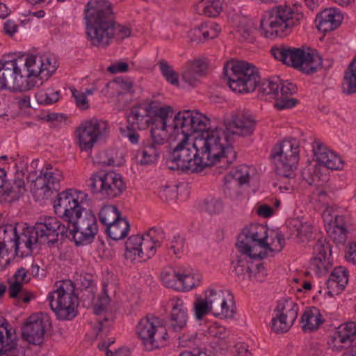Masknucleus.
Masks as SVG:
<instances>
[{
    "mask_svg": "<svg viewBox=\"0 0 356 356\" xmlns=\"http://www.w3.org/2000/svg\"><path fill=\"white\" fill-rule=\"evenodd\" d=\"M356 337V323L350 321L339 325L334 332L332 339L333 342L332 349L336 351H341L343 349L349 350L343 353L341 356H356V343L352 345Z\"/></svg>",
    "mask_w": 356,
    "mask_h": 356,
    "instance_id": "obj_19",
    "label": "nucleus"
},
{
    "mask_svg": "<svg viewBox=\"0 0 356 356\" xmlns=\"http://www.w3.org/2000/svg\"><path fill=\"white\" fill-rule=\"evenodd\" d=\"M210 119L197 110L185 109L177 113L173 118L170 136L187 139L194 134L200 136L204 133H211Z\"/></svg>",
    "mask_w": 356,
    "mask_h": 356,
    "instance_id": "obj_7",
    "label": "nucleus"
},
{
    "mask_svg": "<svg viewBox=\"0 0 356 356\" xmlns=\"http://www.w3.org/2000/svg\"><path fill=\"white\" fill-rule=\"evenodd\" d=\"M182 267L174 268L168 266L164 268L161 273V279L163 284L168 288L178 291L180 284V277Z\"/></svg>",
    "mask_w": 356,
    "mask_h": 356,
    "instance_id": "obj_35",
    "label": "nucleus"
},
{
    "mask_svg": "<svg viewBox=\"0 0 356 356\" xmlns=\"http://www.w3.org/2000/svg\"><path fill=\"white\" fill-rule=\"evenodd\" d=\"M130 229V225L126 218L114 222L106 228L107 235L113 241L124 238Z\"/></svg>",
    "mask_w": 356,
    "mask_h": 356,
    "instance_id": "obj_36",
    "label": "nucleus"
},
{
    "mask_svg": "<svg viewBox=\"0 0 356 356\" xmlns=\"http://www.w3.org/2000/svg\"><path fill=\"white\" fill-rule=\"evenodd\" d=\"M114 85L118 86L126 92H132L133 83L129 79L124 80L120 77L116 78L112 82L107 83L106 88L113 87Z\"/></svg>",
    "mask_w": 356,
    "mask_h": 356,
    "instance_id": "obj_58",
    "label": "nucleus"
},
{
    "mask_svg": "<svg viewBox=\"0 0 356 356\" xmlns=\"http://www.w3.org/2000/svg\"><path fill=\"white\" fill-rule=\"evenodd\" d=\"M15 330L3 320L0 322V356H24L22 350L17 348Z\"/></svg>",
    "mask_w": 356,
    "mask_h": 356,
    "instance_id": "obj_22",
    "label": "nucleus"
},
{
    "mask_svg": "<svg viewBox=\"0 0 356 356\" xmlns=\"http://www.w3.org/2000/svg\"><path fill=\"white\" fill-rule=\"evenodd\" d=\"M206 133L195 136L193 143L186 137L184 138L170 137V146L177 143L169 152L166 164L171 170L198 173L208 167L207 151L208 149Z\"/></svg>",
    "mask_w": 356,
    "mask_h": 356,
    "instance_id": "obj_4",
    "label": "nucleus"
},
{
    "mask_svg": "<svg viewBox=\"0 0 356 356\" xmlns=\"http://www.w3.org/2000/svg\"><path fill=\"white\" fill-rule=\"evenodd\" d=\"M111 325V322L106 317L103 319H98L97 323L92 327L94 333L98 337L100 334H104L106 335Z\"/></svg>",
    "mask_w": 356,
    "mask_h": 356,
    "instance_id": "obj_56",
    "label": "nucleus"
},
{
    "mask_svg": "<svg viewBox=\"0 0 356 356\" xmlns=\"http://www.w3.org/2000/svg\"><path fill=\"white\" fill-rule=\"evenodd\" d=\"M159 195L165 202L175 200L177 197V185H165L161 187L159 191Z\"/></svg>",
    "mask_w": 356,
    "mask_h": 356,
    "instance_id": "obj_52",
    "label": "nucleus"
},
{
    "mask_svg": "<svg viewBox=\"0 0 356 356\" xmlns=\"http://www.w3.org/2000/svg\"><path fill=\"white\" fill-rule=\"evenodd\" d=\"M108 124L106 121L97 118L83 121L76 129L81 151L91 149L100 138L108 134Z\"/></svg>",
    "mask_w": 356,
    "mask_h": 356,
    "instance_id": "obj_15",
    "label": "nucleus"
},
{
    "mask_svg": "<svg viewBox=\"0 0 356 356\" xmlns=\"http://www.w3.org/2000/svg\"><path fill=\"white\" fill-rule=\"evenodd\" d=\"M223 75L229 88L239 93L253 92L257 86L263 95L271 98L279 96L280 79L264 80L260 83L258 69L253 65L243 60H232L225 63Z\"/></svg>",
    "mask_w": 356,
    "mask_h": 356,
    "instance_id": "obj_3",
    "label": "nucleus"
},
{
    "mask_svg": "<svg viewBox=\"0 0 356 356\" xmlns=\"http://www.w3.org/2000/svg\"><path fill=\"white\" fill-rule=\"evenodd\" d=\"M86 35L94 47L108 46L113 39L130 36L131 29L115 22L113 4L108 0H91L84 9Z\"/></svg>",
    "mask_w": 356,
    "mask_h": 356,
    "instance_id": "obj_2",
    "label": "nucleus"
},
{
    "mask_svg": "<svg viewBox=\"0 0 356 356\" xmlns=\"http://www.w3.org/2000/svg\"><path fill=\"white\" fill-rule=\"evenodd\" d=\"M67 229L70 240L76 246L90 244L98 233L97 218L91 210L85 209L83 214Z\"/></svg>",
    "mask_w": 356,
    "mask_h": 356,
    "instance_id": "obj_13",
    "label": "nucleus"
},
{
    "mask_svg": "<svg viewBox=\"0 0 356 356\" xmlns=\"http://www.w3.org/2000/svg\"><path fill=\"white\" fill-rule=\"evenodd\" d=\"M254 119L248 113L238 111L232 116V124H226L225 129L216 128L211 133H206L208 149V167L220 163V168H226L236 159V152L232 145L235 135L247 136L254 130Z\"/></svg>",
    "mask_w": 356,
    "mask_h": 356,
    "instance_id": "obj_1",
    "label": "nucleus"
},
{
    "mask_svg": "<svg viewBox=\"0 0 356 356\" xmlns=\"http://www.w3.org/2000/svg\"><path fill=\"white\" fill-rule=\"evenodd\" d=\"M94 163L102 165H113L114 159L109 156L107 152L103 151L99 152L94 160Z\"/></svg>",
    "mask_w": 356,
    "mask_h": 356,
    "instance_id": "obj_62",
    "label": "nucleus"
},
{
    "mask_svg": "<svg viewBox=\"0 0 356 356\" xmlns=\"http://www.w3.org/2000/svg\"><path fill=\"white\" fill-rule=\"evenodd\" d=\"M184 241V238H181L179 235H176L170 244H167V248L172 250L175 254H177L183 250Z\"/></svg>",
    "mask_w": 356,
    "mask_h": 356,
    "instance_id": "obj_63",
    "label": "nucleus"
},
{
    "mask_svg": "<svg viewBox=\"0 0 356 356\" xmlns=\"http://www.w3.org/2000/svg\"><path fill=\"white\" fill-rule=\"evenodd\" d=\"M220 32L218 25L214 22L202 23L189 31V37L192 41L203 42L209 39L217 37Z\"/></svg>",
    "mask_w": 356,
    "mask_h": 356,
    "instance_id": "obj_32",
    "label": "nucleus"
},
{
    "mask_svg": "<svg viewBox=\"0 0 356 356\" xmlns=\"http://www.w3.org/2000/svg\"><path fill=\"white\" fill-rule=\"evenodd\" d=\"M268 230L260 224H252L244 227L238 236L236 248L241 253L248 255L250 259H261L266 256V252H258V248L274 251L266 242Z\"/></svg>",
    "mask_w": 356,
    "mask_h": 356,
    "instance_id": "obj_9",
    "label": "nucleus"
},
{
    "mask_svg": "<svg viewBox=\"0 0 356 356\" xmlns=\"http://www.w3.org/2000/svg\"><path fill=\"white\" fill-rule=\"evenodd\" d=\"M322 216L325 221H327L329 223L333 222L335 225V227L338 228L341 232V235L340 236L341 240H345L346 238L345 232L346 229L344 228L343 224L341 223L340 222V220L342 219V216L335 215L333 217L331 214V211L329 209L324 210Z\"/></svg>",
    "mask_w": 356,
    "mask_h": 356,
    "instance_id": "obj_51",
    "label": "nucleus"
},
{
    "mask_svg": "<svg viewBox=\"0 0 356 356\" xmlns=\"http://www.w3.org/2000/svg\"><path fill=\"white\" fill-rule=\"evenodd\" d=\"M78 196L76 189L67 188L58 193L54 201V212L67 229L85 209L78 202Z\"/></svg>",
    "mask_w": 356,
    "mask_h": 356,
    "instance_id": "obj_12",
    "label": "nucleus"
},
{
    "mask_svg": "<svg viewBox=\"0 0 356 356\" xmlns=\"http://www.w3.org/2000/svg\"><path fill=\"white\" fill-rule=\"evenodd\" d=\"M314 257L312 265L317 273H325L332 265L330 261L331 248L326 238H321L314 246Z\"/></svg>",
    "mask_w": 356,
    "mask_h": 356,
    "instance_id": "obj_23",
    "label": "nucleus"
},
{
    "mask_svg": "<svg viewBox=\"0 0 356 356\" xmlns=\"http://www.w3.org/2000/svg\"><path fill=\"white\" fill-rule=\"evenodd\" d=\"M270 157L277 161L275 170L278 175L284 178L293 177V170L296 168L299 161V146L296 140H284L275 145Z\"/></svg>",
    "mask_w": 356,
    "mask_h": 356,
    "instance_id": "obj_11",
    "label": "nucleus"
},
{
    "mask_svg": "<svg viewBox=\"0 0 356 356\" xmlns=\"http://www.w3.org/2000/svg\"><path fill=\"white\" fill-rule=\"evenodd\" d=\"M170 321V326L175 332H180L186 327L188 321V309L181 300L172 301Z\"/></svg>",
    "mask_w": 356,
    "mask_h": 356,
    "instance_id": "obj_30",
    "label": "nucleus"
},
{
    "mask_svg": "<svg viewBox=\"0 0 356 356\" xmlns=\"http://www.w3.org/2000/svg\"><path fill=\"white\" fill-rule=\"evenodd\" d=\"M274 106L277 110L289 109L294 107L298 102L295 98H289L288 96L277 97Z\"/></svg>",
    "mask_w": 356,
    "mask_h": 356,
    "instance_id": "obj_53",
    "label": "nucleus"
},
{
    "mask_svg": "<svg viewBox=\"0 0 356 356\" xmlns=\"http://www.w3.org/2000/svg\"><path fill=\"white\" fill-rule=\"evenodd\" d=\"M99 221L106 227L123 218L121 212L114 205H104L99 213Z\"/></svg>",
    "mask_w": 356,
    "mask_h": 356,
    "instance_id": "obj_41",
    "label": "nucleus"
},
{
    "mask_svg": "<svg viewBox=\"0 0 356 356\" xmlns=\"http://www.w3.org/2000/svg\"><path fill=\"white\" fill-rule=\"evenodd\" d=\"M158 318L151 316H147L142 318L137 324L136 332L142 341L145 349L152 351L162 346L163 341L166 339L167 332L159 335L156 324Z\"/></svg>",
    "mask_w": 356,
    "mask_h": 356,
    "instance_id": "obj_17",
    "label": "nucleus"
},
{
    "mask_svg": "<svg viewBox=\"0 0 356 356\" xmlns=\"http://www.w3.org/2000/svg\"><path fill=\"white\" fill-rule=\"evenodd\" d=\"M144 149L138 151L137 156H141L140 163L142 165H149L155 162L159 157L161 151L155 149L152 147H147L145 142H143Z\"/></svg>",
    "mask_w": 356,
    "mask_h": 356,
    "instance_id": "obj_47",
    "label": "nucleus"
},
{
    "mask_svg": "<svg viewBox=\"0 0 356 356\" xmlns=\"http://www.w3.org/2000/svg\"><path fill=\"white\" fill-rule=\"evenodd\" d=\"M208 64L205 60L197 59L188 63L182 72V80L193 87L199 82L200 78L206 75Z\"/></svg>",
    "mask_w": 356,
    "mask_h": 356,
    "instance_id": "obj_28",
    "label": "nucleus"
},
{
    "mask_svg": "<svg viewBox=\"0 0 356 356\" xmlns=\"http://www.w3.org/2000/svg\"><path fill=\"white\" fill-rule=\"evenodd\" d=\"M275 312H277V314L272 319V330L277 332H285L289 330L297 318L298 306L291 299H284L277 302Z\"/></svg>",
    "mask_w": 356,
    "mask_h": 356,
    "instance_id": "obj_18",
    "label": "nucleus"
},
{
    "mask_svg": "<svg viewBox=\"0 0 356 356\" xmlns=\"http://www.w3.org/2000/svg\"><path fill=\"white\" fill-rule=\"evenodd\" d=\"M153 104L154 102L152 101L143 102L132 106L127 115L129 124L138 129H144L146 127L145 120L149 119L153 112Z\"/></svg>",
    "mask_w": 356,
    "mask_h": 356,
    "instance_id": "obj_26",
    "label": "nucleus"
},
{
    "mask_svg": "<svg viewBox=\"0 0 356 356\" xmlns=\"http://www.w3.org/2000/svg\"><path fill=\"white\" fill-rule=\"evenodd\" d=\"M34 232L33 227H25L20 235L16 231V240L14 245H11V250L14 248L15 250V257L24 258L31 254L33 245L39 243Z\"/></svg>",
    "mask_w": 356,
    "mask_h": 356,
    "instance_id": "obj_25",
    "label": "nucleus"
},
{
    "mask_svg": "<svg viewBox=\"0 0 356 356\" xmlns=\"http://www.w3.org/2000/svg\"><path fill=\"white\" fill-rule=\"evenodd\" d=\"M329 279L334 280L342 284H347L348 282V271L343 266H338L334 268Z\"/></svg>",
    "mask_w": 356,
    "mask_h": 356,
    "instance_id": "obj_55",
    "label": "nucleus"
},
{
    "mask_svg": "<svg viewBox=\"0 0 356 356\" xmlns=\"http://www.w3.org/2000/svg\"><path fill=\"white\" fill-rule=\"evenodd\" d=\"M180 284L182 285L178 291H188L198 286L202 282L200 274L191 273L188 269L181 268Z\"/></svg>",
    "mask_w": 356,
    "mask_h": 356,
    "instance_id": "obj_43",
    "label": "nucleus"
},
{
    "mask_svg": "<svg viewBox=\"0 0 356 356\" xmlns=\"http://www.w3.org/2000/svg\"><path fill=\"white\" fill-rule=\"evenodd\" d=\"M173 108L170 106H165L157 108L153 106V112L152 115L160 120H165L167 122L170 114H172Z\"/></svg>",
    "mask_w": 356,
    "mask_h": 356,
    "instance_id": "obj_57",
    "label": "nucleus"
},
{
    "mask_svg": "<svg viewBox=\"0 0 356 356\" xmlns=\"http://www.w3.org/2000/svg\"><path fill=\"white\" fill-rule=\"evenodd\" d=\"M143 240L141 243V250L143 254L138 255V259H139L140 261H146L155 255L157 248L160 247L161 245L159 244L157 239L156 241H153L145 234L143 235Z\"/></svg>",
    "mask_w": 356,
    "mask_h": 356,
    "instance_id": "obj_44",
    "label": "nucleus"
},
{
    "mask_svg": "<svg viewBox=\"0 0 356 356\" xmlns=\"http://www.w3.org/2000/svg\"><path fill=\"white\" fill-rule=\"evenodd\" d=\"M270 54L284 64L293 67L307 75L317 72L323 66L322 57L313 50L302 46L300 48L280 44L271 47Z\"/></svg>",
    "mask_w": 356,
    "mask_h": 356,
    "instance_id": "obj_6",
    "label": "nucleus"
},
{
    "mask_svg": "<svg viewBox=\"0 0 356 356\" xmlns=\"http://www.w3.org/2000/svg\"><path fill=\"white\" fill-rule=\"evenodd\" d=\"M22 60L18 58L11 60L3 58L0 60V89L18 91L23 86Z\"/></svg>",
    "mask_w": 356,
    "mask_h": 356,
    "instance_id": "obj_16",
    "label": "nucleus"
},
{
    "mask_svg": "<svg viewBox=\"0 0 356 356\" xmlns=\"http://www.w3.org/2000/svg\"><path fill=\"white\" fill-rule=\"evenodd\" d=\"M342 19L343 16L337 12V9L329 8L318 13L316 22L318 30L327 33L338 28Z\"/></svg>",
    "mask_w": 356,
    "mask_h": 356,
    "instance_id": "obj_29",
    "label": "nucleus"
},
{
    "mask_svg": "<svg viewBox=\"0 0 356 356\" xmlns=\"http://www.w3.org/2000/svg\"><path fill=\"white\" fill-rule=\"evenodd\" d=\"M39 243L54 247L58 242L70 239L67 228L56 217L46 216L33 227Z\"/></svg>",
    "mask_w": 356,
    "mask_h": 356,
    "instance_id": "obj_14",
    "label": "nucleus"
},
{
    "mask_svg": "<svg viewBox=\"0 0 356 356\" xmlns=\"http://www.w3.org/2000/svg\"><path fill=\"white\" fill-rule=\"evenodd\" d=\"M194 311L197 320L202 319L205 315L212 311L206 297L204 298L201 296L197 298L194 302Z\"/></svg>",
    "mask_w": 356,
    "mask_h": 356,
    "instance_id": "obj_50",
    "label": "nucleus"
},
{
    "mask_svg": "<svg viewBox=\"0 0 356 356\" xmlns=\"http://www.w3.org/2000/svg\"><path fill=\"white\" fill-rule=\"evenodd\" d=\"M168 140L170 141V134H168L167 130L153 129H150V138L145 142L147 147H152L160 151L161 147Z\"/></svg>",
    "mask_w": 356,
    "mask_h": 356,
    "instance_id": "obj_42",
    "label": "nucleus"
},
{
    "mask_svg": "<svg viewBox=\"0 0 356 356\" xmlns=\"http://www.w3.org/2000/svg\"><path fill=\"white\" fill-rule=\"evenodd\" d=\"M303 323L302 328L305 332L316 330L319 325L324 322L320 311L316 307L307 309L301 316Z\"/></svg>",
    "mask_w": 356,
    "mask_h": 356,
    "instance_id": "obj_34",
    "label": "nucleus"
},
{
    "mask_svg": "<svg viewBox=\"0 0 356 356\" xmlns=\"http://www.w3.org/2000/svg\"><path fill=\"white\" fill-rule=\"evenodd\" d=\"M302 18V13L295 12L287 5H280L265 12L260 29L266 38L284 37L300 24Z\"/></svg>",
    "mask_w": 356,
    "mask_h": 356,
    "instance_id": "obj_5",
    "label": "nucleus"
},
{
    "mask_svg": "<svg viewBox=\"0 0 356 356\" xmlns=\"http://www.w3.org/2000/svg\"><path fill=\"white\" fill-rule=\"evenodd\" d=\"M314 144V154L320 165L331 170H339L343 167V161L334 152L320 141L316 140Z\"/></svg>",
    "mask_w": 356,
    "mask_h": 356,
    "instance_id": "obj_27",
    "label": "nucleus"
},
{
    "mask_svg": "<svg viewBox=\"0 0 356 356\" xmlns=\"http://www.w3.org/2000/svg\"><path fill=\"white\" fill-rule=\"evenodd\" d=\"M342 88L343 92L347 95L356 92V56L344 72Z\"/></svg>",
    "mask_w": 356,
    "mask_h": 356,
    "instance_id": "obj_37",
    "label": "nucleus"
},
{
    "mask_svg": "<svg viewBox=\"0 0 356 356\" xmlns=\"http://www.w3.org/2000/svg\"><path fill=\"white\" fill-rule=\"evenodd\" d=\"M251 259L248 255L243 253L238 257L236 265L234 266V272L239 280H245L246 273L250 279L252 277L254 270L253 269V261H250Z\"/></svg>",
    "mask_w": 356,
    "mask_h": 356,
    "instance_id": "obj_40",
    "label": "nucleus"
},
{
    "mask_svg": "<svg viewBox=\"0 0 356 356\" xmlns=\"http://www.w3.org/2000/svg\"><path fill=\"white\" fill-rule=\"evenodd\" d=\"M223 0H202L197 5L200 15L209 17H217L222 10Z\"/></svg>",
    "mask_w": 356,
    "mask_h": 356,
    "instance_id": "obj_38",
    "label": "nucleus"
},
{
    "mask_svg": "<svg viewBox=\"0 0 356 356\" xmlns=\"http://www.w3.org/2000/svg\"><path fill=\"white\" fill-rule=\"evenodd\" d=\"M205 297L210 307L213 309V314L220 318H233L234 311L230 309L222 290L209 289L205 292Z\"/></svg>",
    "mask_w": 356,
    "mask_h": 356,
    "instance_id": "obj_24",
    "label": "nucleus"
},
{
    "mask_svg": "<svg viewBox=\"0 0 356 356\" xmlns=\"http://www.w3.org/2000/svg\"><path fill=\"white\" fill-rule=\"evenodd\" d=\"M2 238V241H0V253L2 252V250L8 253L9 243H11L12 245H14L16 240V227H13L11 225L6 227L0 228V239Z\"/></svg>",
    "mask_w": 356,
    "mask_h": 356,
    "instance_id": "obj_45",
    "label": "nucleus"
},
{
    "mask_svg": "<svg viewBox=\"0 0 356 356\" xmlns=\"http://www.w3.org/2000/svg\"><path fill=\"white\" fill-rule=\"evenodd\" d=\"M62 179L61 171L55 168L54 172H42L38 175L34 180V187L37 191H44V193L53 190L58 191L56 185H58Z\"/></svg>",
    "mask_w": 356,
    "mask_h": 356,
    "instance_id": "obj_31",
    "label": "nucleus"
},
{
    "mask_svg": "<svg viewBox=\"0 0 356 356\" xmlns=\"http://www.w3.org/2000/svg\"><path fill=\"white\" fill-rule=\"evenodd\" d=\"M73 97L75 99L76 104L81 109H87L89 107L86 94L79 92L75 88L72 90Z\"/></svg>",
    "mask_w": 356,
    "mask_h": 356,
    "instance_id": "obj_64",
    "label": "nucleus"
},
{
    "mask_svg": "<svg viewBox=\"0 0 356 356\" xmlns=\"http://www.w3.org/2000/svg\"><path fill=\"white\" fill-rule=\"evenodd\" d=\"M224 179L226 182H229L232 179L238 182L241 186L244 184L248 183L250 179V175L245 166H240L235 170L230 171Z\"/></svg>",
    "mask_w": 356,
    "mask_h": 356,
    "instance_id": "obj_48",
    "label": "nucleus"
},
{
    "mask_svg": "<svg viewBox=\"0 0 356 356\" xmlns=\"http://www.w3.org/2000/svg\"><path fill=\"white\" fill-rule=\"evenodd\" d=\"M19 59L22 60V64H21L23 73L31 75H40L43 73L44 65H45L44 59L42 57L38 58L34 55H26L23 54L19 57Z\"/></svg>",
    "mask_w": 356,
    "mask_h": 356,
    "instance_id": "obj_33",
    "label": "nucleus"
},
{
    "mask_svg": "<svg viewBox=\"0 0 356 356\" xmlns=\"http://www.w3.org/2000/svg\"><path fill=\"white\" fill-rule=\"evenodd\" d=\"M26 191L24 172L17 170L13 183L7 179V172L0 168V195L11 197L10 202L18 200Z\"/></svg>",
    "mask_w": 356,
    "mask_h": 356,
    "instance_id": "obj_20",
    "label": "nucleus"
},
{
    "mask_svg": "<svg viewBox=\"0 0 356 356\" xmlns=\"http://www.w3.org/2000/svg\"><path fill=\"white\" fill-rule=\"evenodd\" d=\"M24 290L23 283L19 280H15V282H12L8 287V291L9 297L17 300Z\"/></svg>",
    "mask_w": 356,
    "mask_h": 356,
    "instance_id": "obj_61",
    "label": "nucleus"
},
{
    "mask_svg": "<svg viewBox=\"0 0 356 356\" xmlns=\"http://www.w3.org/2000/svg\"><path fill=\"white\" fill-rule=\"evenodd\" d=\"M143 240V237L140 235H133L128 238L125 242L124 257L126 259L135 261L140 254H143L141 250Z\"/></svg>",
    "mask_w": 356,
    "mask_h": 356,
    "instance_id": "obj_39",
    "label": "nucleus"
},
{
    "mask_svg": "<svg viewBox=\"0 0 356 356\" xmlns=\"http://www.w3.org/2000/svg\"><path fill=\"white\" fill-rule=\"evenodd\" d=\"M56 289L47 296L49 305L60 320H72L77 315L78 296L75 285L70 280H64L56 284Z\"/></svg>",
    "mask_w": 356,
    "mask_h": 356,
    "instance_id": "obj_8",
    "label": "nucleus"
},
{
    "mask_svg": "<svg viewBox=\"0 0 356 356\" xmlns=\"http://www.w3.org/2000/svg\"><path fill=\"white\" fill-rule=\"evenodd\" d=\"M46 322L42 318L41 314H31L22 325V338L30 344H42L46 332Z\"/></svg>",
    "mask_w": 356,
    "mask_h": 356,
    "instance_id": "obj_21",
    "label": "nucleus"
},
{
    "mask_svg": "<svg viewBox=\"0 0 356 356\" xmlns=\"http://www.w3.org/2000/svg\"><path fill=\"white\" fill-rule=\"evenodd\" d=\"M39 75H31L28 76V74L23 73L22 78H24V83L23 86H24V88H20L18 90V91H26L29 90L33 88L34 87L42 84V78H38Z\"/></svg>",
    "mask_w": 356,
    "mask_h": 356,
    "instance_id": "obj_54",
    "label": "nucleus"
},
{
    "mask_svg": "<svg viewBox=\"0 0 356 356\" xmlns=\"http://www.w3.org/2000/svg\"><path fill=\"white\" fill-rule=\"evenodd\" d=\"M161 72L166 81L173 86H179V74L172 69V67L165 60H161L158 63Z\"/></svg>",
    "mask_w": 356,
    "mask_h": 356,
    "instance_id": "obj_46",
    "label": "nucleus"
},
{
    "mask_svg": "<svg viewBox=\"0 0 356 356\" xmlns=\"http://www.w3.org/2000/svg\"><path fill=\"white\" fill-rule=\"evenodd\" d=\"M253 29L249 26H241L237 30L238 39L241 41L252 42L254 37L252 35Z\"/></svg>",
    "mask_w": 356,
    "mask_h": 356,
    "instance_id": "obj_59",
    "label": "nucleus"
},
{
    "mask_svg": "<svg viewBox=\"0 0 356 356\" xmlns=\"http://www.w3.org/2000/svg\"><path fill=\"white\" fill-rule=\"evenodd\" d=\"M224 208L220 198H206L202 205V209L211 215L220 213Z\"/></svg>",
    "mask_w": 356,
    "mask_h": 356,
    "instance_id": "obj_49",
    "label": "nucleus"
},
{
    "mask_svg": "<svg viewBox=\"0 0 356 356\" xmlns=\"http://www.w3.org/2000/svg\"><path fill=\"white\" fill-rule=\"evenodd\" d=\"M91 192L99 200L120 197L127 189L122 176L114 171L100 170L94 173L88 184Z\"/></svg>",
    "mask_w": 356,
    "mask_h": 356,
    "instance_id": "obj_10",
    "label": "nucleus"
},
{
    "mask_svg": "<svg viewBox=\"0 0 356 356\" xmlns=\"http://www.w3.org/2000/svg\"><path fill=\"white\" fill-rule=\"evenodd\" d=\"M280 96H288L296 93L297 87L293 83L289 81H281L279 82Z\"/></svg>",
    "mask_w": 356,
    "mask_h": 356,
    "instance_id": "obj_60",
    "label": "nucleus"
}]
</instances>
